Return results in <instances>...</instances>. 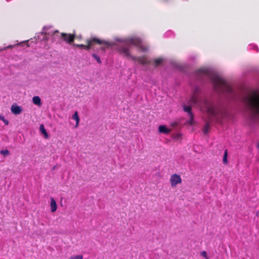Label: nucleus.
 Segmentation results:
<instances>
[{
	"instance_id": "obj_1",
	"label": "nucleus",
	"mask_w": 259,
	"mask_h": 259,
	"mask_svg": "<svg viewBox=\"0 0 259 259\" xmlns=\"http://www.w3.org/2000/svg\"><path fill=\"white\" fill-rule=\"evenodd\" d=\"M200 92L199 87H195L190 103L198 106L202 111L206 112L213 120L221 122L222 120L228 115V109L223 101L219 100L214 101L212 99L199 97Z\"/></svg>"
},
{
	"instance_id": "obj_2",
	"label": "nucleus",
	"mask_w": 259,
	"mask_h": 259,
	"mask_svg": "<svg viewBox=\"0 0 259 259\" xmlns=\"http://www.w3.org/2000/svg\"><path fill=\"white\" fill-rule=\"evenodd\" d=\"M195 75L199 80L205 77L209 78L214 92L219 95L224 96L228 101H231L236 98V95L232 88L214 71L209 69H200L196 71Z\"/></svg>"
},
{
	"instance_id": "obj_3",
	"label": "nucleus",
	"mask_w": 259,
	"mask_h": 259,
	"mask_svg": "<svg viewBox=\"0 0 259 259\" xmlns=\"http://www.w3.org/2000/svg\"><path fill=\"white\" fill-rule=\"evenodd\" d=\"M123 42L124 46L121 47L119 49L120 53L124 56L131 59L135 61H137L142 65H146L149 63V61L144 57H136L131 55L128 47L133 45L139 48L142 51H146L147 49L142 45V40L136 37H132L126 39L119 40Z\"/></svg>"
},
{
	"instance_id": "obj_4",
	"label": "nucleus",
	"mask_w": 259,
	"mask_h": 259,
	"mask_svg": "<svg viewBox=\"0 0 259 259\" xmlns=\"http://www.w3.org/2000/svg\"><path fill=\"white\" fill-rule=\"evenodd\" d=\"M244 102L249 111L250 117L254 122L259 120V96L257 94L247 95Z\"/></svg>"
},
{
	"instance_id": "obj_5",
	"label": "nucleus",
	"mask_w": 259,
	"mask_h": 259,
	"mask_svg": "<svg viewBox=\"0 0 259 259\" xmlns=\"http://www.w3.org/2000/svg\"><path fill=\"white\" fill-rule=\"evenodd\" d=\"M86 42L87 45H84L82 44H74V46L79 48L83 49L86 50H89L92 49V47L93 46L94 42L98 43L100 45L104 44L108 46L111 45L109 42L104 40H100L96 37H93L90 39H87L86 40Z\"/></svg>"
},
{
	"instance_id": "obj_6",
	"label": "nucleus",
	"mask_w": 259,
	"mask_h": 259,
	"mask_svg": "<svg viewBox=\"0 0 259 259\" xmlns=\"http://www.w3.org/2000/svg\"><path fill=\"white\" fill-rule=\"evenodd\" d=\"M169 181L172 188L176 187L177 185L181 184L182 182L181 176L176 174L170 176Z\"/></svg>"
},
{
	"instance_id": "obj_7",
	"label": "nucleus",
	"mask_w": 259,
	"mask_h": 259,
	"mask_svg": "<svg viewBox=\"0 0 259 259\" xmlns=\"http://www.w3.org/2000/svg\"><path fill=\"white\" fill-rule=\"evenodd\" d=\"M61 35V37L66 42L71 44L74 41V35L65 33H62Z\"/></svg>"
},
{
	"instance_id": "obj_8",
	"label": "nucleus",
	"mask_w": 259,
	"mask_h": 259,
	"mask_svg": "<svg viewBox=\"0 0 259 259\" xmlns=\"http://www.w3.org/2000/svg\"><path fill=\"white\" fill-rule=\"evenodd\" d=\"M183 109H184V111L187 112L190 116V123L191 124H193V115L191 111V106H186L184 105Z\"/></svg>"
},
{
	"instance_id": "obj_9",
	"label": "nucleus",
	"mask_w": 259,
	"mask_h": 259,
	"mask_svg": "<svg viewBox=\"0 0 259 259\" xmlns=\"http://www.w3.org/2000/svg\"><path fill=\"white\" fill-rule=\"evenodd\" d=\"M11 110L12 112L15 115L20 114L22 111V109L20 106L15 105L12 106Z\"/></svg>"
},
{
	"instance_id": "obj_10",
	"label": "nucleus",
	"mask_w": 259,
	"mask_h": 259,
	"mask_svg": "<svg viewBox=\"0 0 259 259\" xmlns=\"http://www.w3.org/2000/svg\"><path fill=\"white\" fill-rule=\"evenodd\" d=\"M158 132L160 133L168 134L170 132V129L167 128L165 125H160L158 127Z\"/></svg>"
},
{
	"instance_id": "obj_11",
	"label": "nucleus",
	"mask_w": 259,
	"mask_h": 259,
	"mask_svg": "<svg viewBox=\"0 0 259 259\" xmlns=\"http://www.w3.org/2000/svg\"><path fill=\"white\" fill-rule=\"evenodd\" d=\"M51 202H50V208L51 211L52 212H54L56 211L57 209V205L55 200L53 198L51 197Z\"/></svg>"
},
{
	"instance_id": "obj_12",
	"label": "nucleus",
	"mask_w": 259,
	"mask_h": 259,
	"mask_svg": "<svg viewBox=\"0 0 259 259\" xmlns=\"http://www.w3.org/2000/svg\"><path fill=\"white\" fill-rule=\"evenodd\" d=\"M33 103L37 106H40L41 105V99L38 96H34L32 98Z\"/></svg>"
},
{
	"instance_id": "obj_13",
	"label": "nucleus",
	"mask_w": 259,
	"mask_h": 259,
	"mask_svg": "<svg viewBox=\"0 0 259 259\" xmlns=\"http://www.w3.org/2000/svg\"><path fill=\"white\" fill-rule=\"evenodd\" d=\"M72 118L74 119L76 121V124L75 125V127H77L78 126L79 122V117L78 114V112L75 111L74 114L72 116Z\"/></svg>"
},
{
	"instance_id": "obj_14",
	"label": "nucleus",
	"mask_w": 259,
	"mask_h": 259,
	"mask_svg": "<svg viewBox=\"0 0 259 259\" xmlns=\"http://www.w3.org/2000/svg\"><path fill=\"white\" fill-rule=\"evenodd\" d=\"M39 130H40L41 133L44 135V137L46 139H48L49 138V135H48V134L47 132L46 129L45 128L43 124H41L40 125Z\"/></svg>"
},
{
	"instance_id": "obj_15",
	"label": "nucleus",
	"mask_w": 259,
	"mask_h": 259,
	"mask_svg": "<svg viewBox=\"0 0 259 259\" xmlns=\"http://www.w3.org/2000/svg\"><path fill=\"white\" fill-rule=\"evenodd\" d=\"M58 31L57 30L56 31H55L54 32H48L47 31V30H46V27H44V29H43V32L42 33H45V35H54L55 33H58Z\"/></svg>"
},
{
	"instance_id": "obj_16",
	"label": "nucleus",
	"mask_w": 259,
	"mask_h": 259,
	"mask_svg": "<svg viewBox=\"0 0 259 259\" xmlns=\"http://www.w3.org/2000/svg\"><path fill=\"white\" fill-rule=\"evenodd\" d=\"M227 157H228L227 150H226L225 151V152L224 154V156H223V161L224 163H225V164H227L228 163Z\"/></svg>"
},
{
	"instance_id": "obj_17",
	"label": "nucleus",
	"mask_w": 259,
	"mask_h": 259,
	"mask_svg": "<svg viewBox=\"0 0 259 259\" xmlns=\"http://www.w3.org/2000/svg\"><path fill=\"white\" fill-rule=\"evenodd\" d=\"M0 119L2 120L6 125L9 124V121L5 118V116L3 115H0Z\"/></svg>"
},
{
	"instance_id": "obj_18",
	"label": "nucleus",
	"mask_w": 259,
	"mask_h": 259,
	"mask_svg": "<svg viewBox=\"0 0 259 259\" xmlns=\"http://www.w3.org/2000/svg\"><path fill=\"white\" fill-rule=\"evenodd\" d=\"M92 56L97 60V61L98 63H101V61L100 60V57L98 55H97L96 54L93 53L92 55Z\"/></svg>"
},
{
	"instance_id": "obj_19",
	"label": "nucleus",
	"mask_w": 259,
	"mask_h": 259,
	"mask_svg": "<svg viewBox=\"0 0 259 259\" xmlns=\"http://www.w3.org/2000/svg\"><path fill=\"white\" fill-rule=\"evenodd\" d=\"M69 259H83L82 255H76L71 256Z\"/></svg>"
},
{
	"instance_id": "obj_20",
	"label": "nucleus",
	"mask_w": 259,
	"mask_h": 259,
	"mask_svg": "<svg viewBox=\"0 0 259 259\" xmlns=\"http://www.w3.org/2000/svg\"><path fill=\"white\" fill-rule=\"evenodd\" d=\"M1 154L4 155H8L9 154V151L8 150H3L0 151Z\"/></svg>"
},
{
	"instance_id": "obj_21",
	"label": "nucleus",
	"mask_w": 259,
	"mask_h": 259,
	"mask_svg": "<svg viewBox=\"0 0 259 259\" xmlns=\"http://www.w3.org/2000/svg\"><path fill=\"white\" fill-rule=\"evenodd\" d=\"M200 254L201 256H203L206 259H209L207 255V253L205 251H202L200 252Z\"/></svg>"
},
{
	"instance_id": "obj_22",
	"label": "nucleus",
	"mask_w": 259,
	"mask_h": 259,
	"mask_svg": "<svg viewBox=\"0 0 259 259\" xmlns=\"http://www.w3.org/2000/svg\"><path fill=\"white\" fill-rule=\"evenodd\" d=\"M209 123H206L205 125V127H204V131H203V132H204V133L205 134H207V130H208V128H209Z\"/></svg>"
},
{
	"instance_id": "obj_23",
	"label": "nucleus",
	"mask_w": 259,
	"mask_h": 259,
	"mask_svg": "<svg viewBox=\"0 0 259 259\" xmlns=\"http://www.w3.org/2000/svg\"><path fill=\"white\" fill-rule=\"evenodd\" d=\"M162 61V60L160 58L155 60V65L156 66L159 65L161 63Z\"/></svg>"
},
{
	"instance_id": "obj_24",
	"label": "nucleus",
	"mask_w": 259,
	"mask_h": 259,
	"mask_svg": "<svg viewBox=\"0 0 259 259\" xmlns=\"http://www.w3.org/2000/svg\"><path fill=\"white\" fill-rule=\"evenodd\" d=\"M101 49H102L103 51H105V47H102V48H101Z\"/></svg>"
},
{
	"instance_id": "obj_25",
	"label": "nucleus",
	"mask_w": 259,
	"mask_h": 259,
	"mask_svg": "<svg viewBox=\"0 0 259 259\" xmlns=\"http://www.w3.org/2000/svg\"><path fill=\"white\" fill-rule=\"evenodd\" d=\"M257 147L258 149H259V143L257 145Z\"/></svg>"
}]
</instances>
